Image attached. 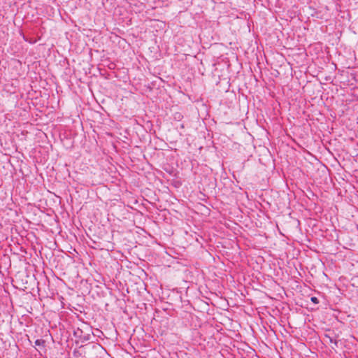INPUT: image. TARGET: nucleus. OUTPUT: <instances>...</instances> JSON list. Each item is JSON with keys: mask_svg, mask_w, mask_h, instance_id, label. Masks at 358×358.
Wrapping results in <instances>:
<instances>
[{"mask_svg": "<svg viewBox=\"0 0 358 358\" xmlns=\"http://www.w3.org/2000/svg\"><path fill=\"white\" fill-rule=\"evenodd\" d=\"M44 343H45V341L43 340V339H37L36 341H35V345H38V346H40V345H44Z\"/></svg>", "mask_w": 358, "mask_h": 358, "instance_id": "obj_1", "label": "nucleus"}, {"mask_svg": "<svg viewBox=\"0 0 358 358\" xmlns=\"http://www.w3.org/2000/svg\"><path fill=\"white\" fill-rule=\"evenodd\" d=\"M310 301L315 304L319 303V300L316 296H312Z\"/></svg>", "mask_w": 358, "mask_h": 358, "instance_id": "obj_2", "label": "nucleus"}]
</instances>
